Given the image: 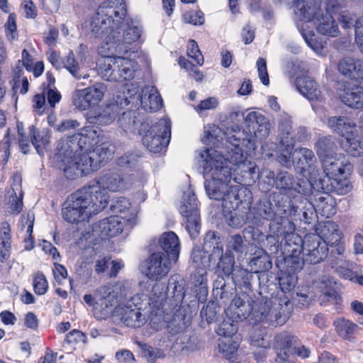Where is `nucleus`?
Segmentation results:
<instances>
[{
  "label": "nucleus",
  "mask_w": 363,
  "mask_h": 363,
  "mask_svg": "<svg viewBox=\"0 0 363 363\" xmlns=\"http://www.w3.org/2000/svg\"><path fill=\"white\" fill-rule=\"evenodd\" d=\"M128 293L125 284L117 281L99 287L94 296L85 294L83 299L88 306H92L94 315L99 320L111 317L114 323H121L130 328H140L147 321V309L151 298L143 293L137 294L113 308L116 301L125 298Z\"/></svg>",
  "instance_id": "f257e3e1"
},
{
  "label": "nucleus",
  "mask_w": 363,
  "mask_h": 363,
  "mask_svg": "<svg viewBox=\"0 0 363 363\" xmlns=\"http://www.w3.org/2000/svg\"><path fill=\"white\" fill-rule=\"evenodd\" d=\"M204 156L206 158L212 157L205 165V189L208 196L212 199L223 201V211L228 213L225 219L230 226L241 227L245 223L246 218L239 215L237 210L242 203L240 194H245L247 190L239 189L238 186L228 187L230 182V169L225 167L220 169V172H218V165L221 164L218 159L219 155L211 152V155L208 153Z\"/></svg>",
  "instance_id": "f03ea898"
},
{
  "label": "nucleus",
  "mask_w": 363,
  "mask_h": 363,
  "mask_svg": "<svg viewBox=\"0 0 363 363\" xmlns=\"http://www.w3.org/2000/svg\"><path fill=\"white\" fill-rule=\"evenodd\" d=\"M126 13L124 0H106L93 16L90 28L96 37L102 38L103 42L99 48L101 55L121 54L126 50L119 43V38L117 41L115 40L116 35H113L116 26L122 22ZM119 37L120 35L118 36Z\"/></svg>",
  "instance_id": "7ed1b4c3"
},
{
  "label": "nucleus",
  "mask_w": 363,
  "mask_h": 363,
  "mask_svg": "<svg viewBox=\"0 0 363 363\" xmlns=\"http://www.w3.org/2000/svg\"><path fill=\"white\" fill-rule=\"evenodd\" d=\"M98 187L84 186L72 194L62 210L64 218L69 223H79L89 219L107 206L106 194L98 196Z\"/></svg>",
  "instance_id": "20e7f679"
},
{
  "label": "nucleus",
  "mask_w": 363,
  "mask_h": 363,
  "mask_svg": "<svg viewBox=\"0 0 363 363\" xmlns=\"http://www.w3.org/2000/svg\"><path fill=\"white\" fill-rule=\"evenodd\" d=\"M76 140L75 135L62 139L57 147L56 156L57 160L62 164L60 168L63 169L65 174L69 179L87 174L96 169L98 164H99L92 152L82 154L72 152L74 146H76L73 140Z\"/></svg>",
  "instance_id": "39448f33"
},
{
  "label": "nucleus",
  "mask_w": 363,
  "mask_h": 363,
  "mask_svg": "<svg viewBox=\"0 0 363 363\" xmlns=\"http://www.w3.org/2000/svg\"><path fill=\"white\" fill-rule=\"evenodd\" d=\"M294 7L297 28L306 43L315 52L320 53L324 48L323 42L319 40L312 31L306 30L308 24H311L324 11L320 0H294Z\"/></svg>",
  "instance_id": "423d86ee"
},
{
  "label": "nucleus",
  "mask_w": 363,
  "mask_h": 363,
  "mask_svg": "<svg viewBox=\"0 0 363 363\" xmlns=\"http://www.w3.org/2000/svg\"><path fill=\"white\" fill-rule=\"evenodd\" d=\"M322 166L330 186L324 180L320 179L321 188L324 190L333 191L338 194H346L352 189L349 182L352 166L342 155H333L321 160Z\"/></svg>",
  "instance_id": "0eeeda50"
},
{
  "label": "nucleus",
  "mask_w": 363,
  "mask_h": 363,
  "mask_svg": "<svg viewBox=\"0 0 363 363\" xmlns=\"http://www.w3.org/2000/svg\"><path fill=\"white\" fill-rule=\"evenodd\" d=\"M328 125L344 138L342 145L348 154L353 157L363 155V136L359 133L355 123L343 116H333L328 118Z\"/></svg>",
  "instance_id": "6e6552de"
},
{
  "label": "nucleus",
  "mask_w": 363,
  "mask_h": 363,
  "mask_svg": "<svg viewBox=\"0 0 363 363\" xmlns=\"http://www.w3.org/2000/svg\"><path fill=\"white\" fill-rule=\"evenodd\" d=\"M80 135L77 145L81 149L86 150L89 146L96 145L92 151V154L95 155L99 163L106 162L112 159L115 152V147L111 140L101 135L99 130L93 126H86L81 130Z\"/></svg>",
  "instance_id": "1a4fd4ad"
},
{
  "label": "nucleus",
  "mask_w": 363,
  "mask_h": 363,
  "mask_svg": "<svg viewBox=\"0 0 363 363\" xmlns=\"http://www.w3.org/2000/svg\"><path fill=\"white\" fill-rule=\"evenodd\" d=\"M145 181V177L139 178L136 174H123L120 171H112L106 173L101 177L96 184L90 185V187H98L99 189L98 196L106 194L107 196V204L109 201V195L107 189L118 192L130 188L132 186H140Z\"/></svg>",
  "instance_id": "9d476101"
},
{
  "label": "nucleus",
  "mask_w": 363,
  "mask_h": 363,
  "mask_svg": "<svg viewBox=\"0 0 363 363\" xmlns=\"http://www.w3.org/2000/svg\"><path fill=\"white\" fill-rule=\"evenodd\" d=\"M143 145L152 152H160L169 143L171 138V123L167 118H161L149 127L142 123L139 130Z\"/></svg>",
  "instance_id": "9b49d317"
},
{
  "label": "nucleus",
  "mask_w": 363,
  "mask_h": 363,
  "mask_svg": "<svg viewBox=\"0 0 363 363\" xmlns=\"http://www.w3.org/2000/svg\"><path fill=\"white\" fill-rule=\"evenodd\" d=\"M140 105L146 111L155 112L160 109L162 99L157 89L152 86H146L143 89L131 85L125 96V105Z\"/></svg>",
  "instance_id": "f8f14e48"
},
{
  "label": "nucleus",
  "mask_w": 363,
  "mask_h": 363,
  "mask_svg": "<svg viewBox=\"0 0 363 363\" xmlns=\"http://www.w3.org/2000/svg\"><path fill=\"white\" fill-rule=\"evenodd\" d=\"M107 91V85L102 82H98L86 88L76 90L72 94V104L80 111L94 108L103 101Z\"/></svg>",
  "instance_id": "ddd939ff"
},
{
  "label": "nucleus",
  "mask_w": 363,
  "mask_h": 363,
  "mask_svg": "<svg viewBox=\"0 0 363 363\" xmlns=\"http://www.w3.org/2000/svg\"><path fill=\"white\" fill-rule=\"evenodd\" d=\"M289 252H291L294 257H297L302 252L303 262L315 264L327 256L328 249L324 243H320L317 236L306 235L301 247L296 245L293 249H289Z\"/></svg>",
  "instance_id": "4468645a"
},
{
  "label": "nucleus",
  "mask_w": 363,
  "mask_h": 363,
  "mask_svg": "<svg viewBox=\"0 0 363 363\" xmlns=\"http://www.w3.org/2000/svg\"><path fill=\"white\" fill-rule=\"evenodd\" d=\"M170 260L162 252H154L141 264V272L152 281L162 280L171 269Z\"/></svg>",
  "instance_id": "2eb2a0df"
},
{
  "label": "nucleus",
  "mask_w": 363,
  "mask_h": 363,
  "mask_svg": "<svg viewBox=\"0 0 363 363\" xmlns=\"http://www.w3.org/2000/svg\"><path fill=\"white\" fill-rule=\"evenodd\" d=\"M180 213L186 218V228L191 237L196 236L200 230V216L196 199L192 190L184 193L183 204L179 208Z\"/></svg>",
  "instance_id": "dca6fc26"
},
{
  "label": "nucleus",
  "mask_w": 363,
  "mask_h": 363,
  "mask_svg": "<svg viewBox=\"0 0 363 363\" xmlns=\"http://www.w3.org/2000/svg\"><path fill=\"white\" fill-rule=\"evenodd\" d=\"M242 147L241 146H234L232 147H228L229 149L228 157L225 159L223 155L218 152L217 150L213 149V148H208L204 150H202L199 153V156L201 157V162L203 167V174L205 175V165L206 163L208 161V159H211V157H208L206 158L204 155H207L208 153H211V152H214L220 155L219 160L221 162V164H219L218 165V172H220V169L225 167H227L230 169V172L231 173V171L233 169L232 167L229 166V164L237 165L240 169L241 167H245L247 164V160L245 158V155L243 154V150L242 149Z\"/></svg>",
  "instance_id": "f3484780"
},
{
  "label": "nucleus",
  "mask_w": 363,
  "mask_h": 363,
  "mask_svg": "<svg viewBox=\"0 0 363 363\" xmlns=\"http://www.w3.org/2000/svg\"><path fill=\"white\" fill-rule=\"evenodd\" d=\"M292 310L291 304L289 299L286 297L281 298H275L273 307L270 308L267 314L263 311H255L252 313V318L257 321H263L264 319L272 320L274 318L278 323H284L289 318Z\"/></svg>",
  "instance_id": "a211bd4d"
},
{
  "label": "nucleus",
  "mask_w": 363,
  "mask_h": 363,
  "mask_svg": "<svg viewBox=\"0 0 363 363\" xmlns=\"http://www.w3.org/2000/svg\"><path fill=\"white\" fill-rule=\"evenodd\" d=\"M143 30L139 23L133 20H125L124 18L120 24L116 26L114 34L116 35L115 40H118V36L120 39L119 43L122 44L126 50L122 53L127 52L128 49L127 45L131 44L140 39Z\"/></svg>",
  "instance_id": "6ab92c4d"
},
{
  "label": "nucleus",
  "mask_w": 363,
  "mask_h": 363,
  "mask_svg": "<svg viewBox=\"0 0 363 363\" xmlns=\"http://www.w3.org/2000/svg\"><path fill=\"white\" fill-rule=\"evenodd\" d=\"M125 105V98L121 99L117 96L114 101H110L99 113H90L88 115V121L91 123L106 126L111 125L118 116L121 108Z\"/></svg>",
  "instance_id": "aec40b11"
},
{
  "label": "nucleus",
  "mask_w": 363,
  "mask_h": 363,
  "mask_svg": "<svg viewBox=\"0 0 363 363\" xmlns=\"http://www.w3.org/2000/svg\"><path fill=\"white\" fill-rule=\"evenodd\" d=\"M281 342V347L277 352V356L275 363H295V354H297L302 358H308L310 355V351L301 346L296 347L294 346L292 339L289 336L279 337ZM279 342V340H278Z\"/></svg>",
  "instance_id": "412c9836"
},
{
  "label": "nucleus",
  "mask_w": 363,
  "mask_h": 363,
  "mask_svg": "<svg viewBox=\"0 0 363 363\" xmlns=\"http://www.w3.org/2000/svg\"><path fill=\"white\" fill-rule=\"evenodd\" d=\"M337 95L347 106L354 108H363V86H352L348 82L339 84Z\"/></svg>",
  "instance_id": "4be33fe9"
},
{
  "label": "nucleus",
  "mask_w": 363,
  "mask_h": 363,
  "mask_svg": "<svg viewBox=\"0 0 363 363\" xmlns=\"http://www.w3.org/2000/svg\"><path fill=\"white\" fill-rule=\"evenodd\" d=\"M123 229L121 217L113 216L97 222L93 227V233L102 239H108L118 235Z\"/></svg>",
  "instance_id": "5701e85b"
},
{
  "label": "nucleus",
  "mask_w": 363,
  "mask_h": 363,
  "mask_svg": "<svg viewBox=\"0 0 363 363\" xmlns=\"http://www.w3.org/2000/svg\"><path fill=\"white\" fill-rule=\"evenodd\" d=\"M320 234L324 240L325 245L335 247V252L337 255H342L345 247L343 242H341V233L338 226L333 221L328 220L325 222L320 229Z\"/></svg>",
  "instance_id": "b1692460"
},
{
  "label": "nucleus",
  "mask_w": 363,
  "mask_h": 363,
  "mask_svg": "<svg viewBox=\"0 0 363 363\" xmlns=\"http://www.w3.org/2000/svg\"><path fill=\"white\" fill-rule=\"evenodd\" d=\"M292 128L290 124H281L280 126V143L284 147L282 152L278 157L279 162L286 167L291 166V163H296V160H293V149L294 146V139L292 133Z\"/></svg>",
  "instance_id": "393cba45"
},
{
  "label": "nucleus",
  "mask_w": 363,
  "mask_h": 363,
  "mask_svg": "<svg viewBox=\"0 0 363 363\" xmlns=\"http://www.w3.org/2000/svg\"><path fill=\"white\" fill-rule=\"evenodd\" d=\"M336 282L329 275H323L314 282V286L319 290L321 303L339 304L341 298L335 290Z\"/></svg>",
  "instance_id": "a878e982"
},
{
  "label": "nucleus",
  "mask_w": 363,
  "mask_h": 363,
  "mask_svg": "<svg viewBox=\"0 0 363 363\" xmlns=\"http://www.w3.org/2000/svg\"><path fill=\"white\" fill-rule=\"evenodd\" d=\"M252 310L253 308L247 296L245 298L235 296L225 310V313L227 318L239 321L247 318L250 314L252 315L255 311Z\"/></svg>",
  "instance_id": "bb28decb"
},
{
  "label": "nucleus",
  "mask_w": 363,
  "mask_h": 363,
  "mask_svg": "<svg viewBox=\"0 0 363 363\" xmlns=\"http://www.w3.org/2000/svg\"><path fill=\"white\" fill-rule=\"evenodd\" d=\"M245 121L255 136L259 139H263L268 136L270 130L269 121L262 113L252 111L247 113Z\"/></svg>",
  "instance_id": "cd10ccee"
},
{
  "label": "nucleus",
  "mask_w": 363,
  "mask_h": 363,
  "mask_svg": "<svg viewBox=\"0 0 363 363\" xmlns=\"http://www.w3.org/2000/svg\"><path fill=\"white\" fill-rule=\"evenodd\" d=\"M338 69L344 76L354 80L363 79V60L347 56L338 63Z\"/></svg>",
  "instance_id": "c85d7f7f"
},
{
  "label": "nucleus",
  "mask_w": 363,
  "mask_h": 363,
  "mask_svg": "<svg viewBox=\"0 0 363 363\" xmlns=\"http://www.w3.org/2000/svg\"><path fill=\"white\" fill-rule=\"evenodd\" d=\"M238 348V342L233 338L220 340L218 344L220 352L228 360V363H248L247 358Z\"/></svg>",
  "instance_id": "c756f323"
},
{
  "label": "nucleus",
  "mask_w": 363,
  "mask_h": 363,
  "mask_svg": "<svg viewBox=\"0 0 363 363\" xmlns=\"http://www.w3.org/2000/svg\"><path fill=\"white\" fill-rule=\"evenodd\" d=\"M159 245L169 259L174 262L178 260L180 245L179 238L174 232L164 233L159 240Z\"/></svg>",
  "instance_id": "7c9ffc66"
},
{
  "label": "nucleus",
  "mask_w": 363,
  "mask_h": 363,
  "mask_svg": "<svg viewBox=\"0 0 363 363\" xmlns=\"http://www.w3.org/2000/svg\"><path fill=\"white\" fill-rule=\"evenodd\" d=\"M296 88L310 101H322L323 96L315 82L310 77L303 75L297 77Z\"/></svg>",
  "instance_id": "2f4dec72"
},
{
  "label": "nucleus",
  "mask_w": 363,
  "mask_h": 363,
  "mask_svg": "<svg viewBox=\"0 0 363 363\" xmlns=\"http://www.w3.org/2000/svg\"><path fill=\"white\" fill-rule=\"evenodd\" d=\"M311 25L321 35L335 37L339 33L337 24L331 14L323 11Z\"/></svg>",
  "instance_id": "473e14b6"
},
{
  "label": "nucleus",
  "mask_w": 363,
  "mask_h": 363,
  "mask_svg": "<svg viewBox=\"0 0 363 363\" xmlns=\"http://www.w3.org/2000/svg\"><path fill=\"white\" fill-rule=\"evenodd\" d=\"M150 325L153 330L157 331L167 328L169 332L174 334L179 333L182 329L181 324L177 321L176 318L169 314L163 315L156 314L151 318Z\"/></svg>",
  "instance_id": "72a5a7b5"
},
{
  "label": "nucleus",
  "mask_w": 363,
  "mask_h": 363,
  "mask_svg": "<svg viewBox=\"0 0 363 363\" xmlns=\"http://www.w3.org/2000/svg\"><path fill=\"white\" fill-rule=\"evenodd\" d=\"M117 65H114L120 71V74H115L114 77L121 78V81L130 80L134 78L139 66L138 63L129 58L118 57Z\"/></svg>",
  "instance_id": "f704fd0d"
},
{
  "label": "nucleus",
  "mask_w": 363,
  "mask_h": 363,
  "mask_svg": "<svg viewBox=\"0 0 363 363\" xmlns=\"http://www.w3.org/2000/svg\"><path fill=\"white\" fill-rule=\"evenodd\" d=\"M13 88L19 90L21 94H25L28 91L29 82L28 77L25 76V71L21 62L18 60L13 67L11 72Z\"/></svg>",
  "instance_id": "c9c22d12"
},
{
  "label": "nucleus",
  "mask_w": 363,
  "mask_h": 363,
  "mask_svg": "<svg viewBox=\"0 0 363 363\" xmlns=\"http://www.w3.org/2000/svg\"><path fill=\"white\" fill-rule=\"evenodd\" d=\"M11 250V228L9 223L4 222L0 228V259H7Z\"/></svg>",
  "instance_id": "e433bc0d"
},
{
  "label": "nucleus",
  "mask_w": 363,
  "mask_h": 363,
  "mask_svg": "<svg viewBox=\"0 0 363 363\" xmlns=\"http://www.w3.org/2000/svg\"><path fill=\"white\" fill-rule=\"evenodd\" d=\"M293 160H296V162L300 166L301 169L308 172L311 174V169L315 157L313 152L307 148L296 149L293 152Z\"/></svg>",
  "instance_id": "4c0bfd02"
},
{
  "label": "nucleus",
  "mask_w": 363,
  "mask_h": 363,
  "mask_svg": "<svg viewBox=\"0 0 363 363\" xmlns=\"http://www.w3.org/2000/svg\"><path fill=\"white\" fill-rule=\"evenodd\" d=\"M115 54H109L104 55L106 57L103 65L100 67V74L101 77L107 81H121V78H115V74H120L118 67L114 65H117L118 57H112Z\"/></svg>",
  "instance_id": "58836bf2"
},
{
  "label": "nucleus",
  "mask_w": 363,
  "mask_h": 363,
  "mask_svg": "<svg viewBox=\"0 0 363 363\" xmlns=\"http://www.w3.org/2000/svg\"><path fill=\"white\" fill-rule=\"evenodd\" d=\"M225 138L232 147H243L250 143L248 135L238 125H233L228 128L225 132Z\"/></svg>",
  "instance_id": "ea45409f"
},
{
  "label": "nucleus",
  "mask_w": 363,
  "mask_h": 363,
  "mask_svg": "<svg viewBox=\"0 0 363 363\" xmlns=\"http://www.w3.org/2000/svg\"><path fill=\"white\" fill-rule=\"evenodd\" d=\"M333 325L338 335L346 340H350L359 328L357 324L344 318L334 320Z\"/></svg>",
  "instance_id": "a19ab883"
},
{
  "label": "nucleus",
  "mask_w": 363,
  "mask_h": 363,
  "mask_svg": "<svg viewBox=\"0 0 363 363\" xmlns=\"http://www.w3.org/2000/svg\"><path fill=\"white\" fill-rule=\"evenodd\" d=\"M276 186L290 195L296 194L300 188L299 184L295 182L294 178L287 172H281L277 175Z\"/></svg>",
  "instance_id": "79ce46f5"
},
{
  "label": "nucleus",
  "mask_w": 363,
  "mask_h": 363,
  "mask_svg": "<svg viewBox=\"0 0 363 363\" xmlns=\"http://www.w3.org/2000/svg\"><path fill=\"white\" fill-rule=\"evenodd\" d=\"M203 142L208 145H218L225 138V132L214 124H208L204 127Z\"/></svg>",
  "instance_id": "37998d69"
},
{
  "label": "nucleus",
  "mask_w": 363,
  "mask_h": 363,
  "mask_svg": "<svg viewBox=\"0 0 363 363\" xmlns=\"http://www.w3.org/2000/svg\"><path fill=\"white\" fill-rule=\"evenodd\" d=\"M7 195V205L9 211L13 213H18L23 207V192L21 187L17 185L16 189H9Z\"/></svg>",
  "instance_id": "c03bdc74"
},
{
  "label": "nucleus",
  "mask_w": 363,
  "mask_h": 363,
  "mask_svg": "<svg viewBox=\"0 0 363 363\" xmlns=\"http://www.w3.org/2000/svg\"><path fill=\"white\" fill-rule=\"evenodd\" d=\"M65 68L76 79H80L81 78L87 79L89 77L88 73H83L81 70L79 62L74 58L72 51L69 52V55L65 58L64 62Z\"/></svg>",
  "instance_id": "a18cd8bd"
},
{
  "label": "nucleus",
  "mask_w": 363,
  "mask_h": 363,
  "mask_svg": "<svg viewBox=\"0 0 363 363\" xmlns=\"http://www.w3.org/2000/svg\"><path fill=\"white\" fill-rule=\"evenodd\" d=\"M316 147L317 154L320 160L335 155L333 152L335 147V144L331 137L320 138L317 143Z\"/></svg>",
  "instance_id": "49530a36"
},
{
  "label": "nucleus",
  "mask_w": 363,
  "mask_h": 363,
  "mask_svg": "<svg viewBox=\"0 0 363 363\" xmlns=\"http://www.w3.org/2000/svg\"><path fill=\"white\" fill-rule=\"evenodd\" d=\"M184 281L179 275H173L170 277L168 289L172 290L173 297L176 301L182 302L185 296Z\"/></svg>",
  "instance_id": "de8ad7c7"
},
{
  "label": "nucleus",
  "mask_w": 363,
  "mask_h": 363,
  "mask_svg": "<svg viewBox=\"0 0 363 363\" xmlns=\"http://www.w3.org/2000/svg\"><path fill=\"white\" fill-rule=\"evenodd\" d=\"M30 133L33 145L39 154H43V151L42 147L48 144L50 140V133L48 130L44 129L40 133H38L37 130L32 126L30 129Z\"/></svg>",
  "instance_id": "09e8293b"
},
{
  "label": "nucleus",
  "mask_w": 363,
  "mask_h": 363,
  "mask_svg": "<svg viewBox=\"0 0 363 363\" xmlns=\"http://www.w3.org/2000/svg\"><path fill=\"white\" fill-rule=\"evenodd\" d=\"M238 321L228 318L219 324L216 328V333L223 339L233 338L238 331Z\"/></svg>",
  "instance_id": "8fccbe9b"
},
{
  "label": "nucleus",
  "mask_w": 363,
  "mask_h": 363,
  "mask_svg": "<svg viewBox=\"0 0 363 363\" xmlns=\"http://www.w3.org/2000/svg\"><path fill=\"white\" fill-rule=\"evenodd\" d=\"M317 207L320 213L327 218L335 213L333 200L329 196L319 197Z\"/></svg>",
  "instance_id": "3c124183"
},
{
  "label": "nucleus",
  "mask_w": 363,
  "mask_h": 363,
  "mask_svg": "<svg viewBox=\"0 0 363 363\" xmlns=\"http://www.w3.org/2000/svg\"><path fill=\"white\" fill-rule=\"evenodd\" d=\"M234 263V257L231 252H226L220 257L217 269L222 271L225 275H229L233 272Z\"/></svg>",
  "instance_id": "603ef678"
},
{
  "label": "nucleus",
  "mask_w": 363,
  "mask_h": 363,
  "mask_svg": "<svg viewBox=\"0 0 363 363\" xmlns=\"http://www.w3.org/2000/svg\"><path fill=\"white\" fill-rule=\"evenodd\" d=\"M279 282L283 292H289L294 289L297 282V277L294 274H283L279 277Z\"/></svg>",
  "instance_id": "864d4df0"
},
{
  "label": "nucleus",
  "mask_w": 363,
  "mask_h": 363,
  "mask_svg": "<svg viewBox=\"0 0 363 363\" xmlns=\"http://www.w3.org/2000/svg\"><path fill=\"white\" fill-rule=\"evenodd\" d=\"M48 288V284L45 276L42 273H36L33 279L34 291L38 295H43L47 292Z\"/></svg>",
  "instance_id": "5fc2aeb1"
},
{
  "label": "nucleus",
  "mask_w": 363,
  "mask_h": 363,
  "mask_svg": "<svg viewBox=\"0 0 363 363\" xmlns=\"http://www.w3.org/2000/svg\"><path fill=\"white\" fill-rule=\"evenodd\" d=\"M219 106V101L216 97H208L199 102L195 106V110L198 113H202L206 111L214 110Z\"/></svg>",
  "instance_id": "6e6d98bb"
},
{
  "label": "nucleus",
  "mask_w": 363,
  "mask_h": 363,
  "mask_svg": "<svg viewBox=\"0 0 363 363\" xmlns=\"http://www.w3.org/2000/svg\"><path fill=\"white\" fill-rule=\"evenodd\" d=\"M5 31L9 41L12 42L16 39L18 36L16 21V16L13 13L9 15L8 21L5 24Z\"/></svg>",
  "instance_id": "4d7b16f0"
},
{
  "label": "nucleus",
  "mask_w": 363,
  "mask_h": 363,
  "mask_svg": "<svg viewBox=\"0 0 363 363\" xmlns=\"http://www.w3.org/2000/svg\"><path fill=\"white\" fill-rule=\"evenodd\" d=\"M227 248L226 252L233 250L237 253H242L245 248L242 238L240 235H232L228 240Z\"/></svg>",
  "instance_id": "13d9d810"
},
{
  "label": "nucleus",
  "mask_w": 363,
  "mask_h": 363,
  "mask_svg": "<svg viewBox=\"0 0 363 363\" xmlns=\"http://www.w3.org/2000/svg\"><path fill=\"white\" fill-rule=\"evenodd\" d=\"M164 352L158 348L148 347L143 350V357L149 363H155L157 359L164 358Z\"/></svg>",
  "instance_id": "bf43d9fd"
},
{
  "label": "nucleus",
  "mask_w": 363,
  "mask_h": 363,
  "mask_svg": "<svg viewBox=\"0 0 363 363\" xmlns=\"http://www.w3.org/2000/svg\"><path fill=\"white\" fill-rule=\"evenodd\" d=\"M188 55L194 59L199 65L203 63V57L201 55L197 43L194 40H190L189 43V48L187 51Z\"/></svg>",
  "instance_id": "052dcab7"
},
{
  "label": "nucleus",
  "mask_w": 363,
  "mask_h": 363,
  "mask_svg": "<svg viewBox=\"0 0 363 363\" xmlns=\"http://www.w3.org/2000/svg\"><path fill=\"white\" fill-rule=\"evenodd\" d=\"M185 22L194 26H201L204 23L203 13L200 11H192L184 16Z\"/></svg>",
  "instance_id": "680f3d73"
},
{
  "label": "nucleus",
  "mask_w": 363,
  "mask_h": 363,
  "mask_svg": "<svg viewBox=\"0 0 363 363\" xmlns=\"http://www.w3.org/2000/svg\"><path fill=\"white\" fill-rule=\"evenodd\" d=\"M257 67L259 77L264 85H268L269 79L267 69V62L265 59L259 57L257 61Z\"/></svg>",
  "instance_id": "e2e57ef3"
},
{
  "label": "nucleus",
  "mask_w": 363,
  "mask_h": 363,
  "mask_svg": "<svg viewBox=\"0 0 363 363\" xmlns=\"http://www.w3.org/2000/svg\"><path fill=\"white\" fill-rule=\"evenodd\" d=\"M133 113L126 111L118 118V122L119 125L125 130H131L135 124Z\"/></svg>",
  "instance_id": "0e129e2a"
},
{
  "label": "nucleus",
  "mask_w": 363,
  "mask_h": 363,
  "mask_svg": "<svg viewBox=\"0 0 363 363\" xmlns=\"http://www.w3.org/2000/svg\"><path fill=\"white\" fill-rule=\"evenodd\" d=\"M240 169L242 172L248 174L252 182H255L259 177L258 167L251 161L247 160L246 166L245 167H241Z\"/></svg>",
  "instance_id": "69168bd1"
},
{
  "label": "nucleus",
  "mask_w": 363,
  "mask_h": 363,
  "mask_svg": "<svg viewBox=\"0 0 363 363\" xmlns=\"http://www.w3.org/2000/svg\"><path fill=\"white\" fill-rule=\"evenodd\" d=\"M138 156L133 153L125 154L118 160V164L123 167H130L136 164Z\"/></svg>",
  "instance_id": "338daca9"
},
{
  "label": "nucleus",
  "mask_w": 363,
  "mask_h": 363,
  "mask_svg": "<svg viewBox=\"0 0 363 363\" xmlns=\"http://www.w3.org/2000/svg\"><path fill=\"white\" fill-rule=\"evenodd\" d=\"M355 42L363 53V16L356 21Z\"/></svg>",
  "instance_id": "774afa93"
}]
</instances>
